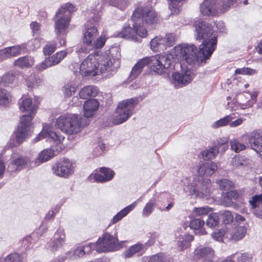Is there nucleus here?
<instances>
[{"instance_id":"38","label":"nucleus","mask_w":262,"mask_h":262,"mask_svg":"<svg viewBox=\"0 0 262 262\" xmlns=\"http://www.w3.org/2000/svg\"><path fill=\"white\" fill-rule=\"evenodd\" d=\"M11 57H15L19 55L22 51H26L27 44L21 43L8 47Z\"/></svg>"},{"instance_id":"41","label":"nucleus","mask_w":262,"mask_h":262,"mask_svg":"<svg viewBox=\"0 0 262 262\" xmlns=\"http://www.w3.org/2000/svg\"><path fill=\"white\" fill-rule=\"evenodd\" d=\"M85 254L84 251L83 250L82 246H79L74 251L73 254L71 255V252L68 251L66 253V255L64 256L66 257V259L68 256L72 259H77L82 257Z\"/></svg>"},{"instance_id":"35","label":"nucleus","mask_w":262,"mask_h":262,"mask_svg":"<svg viewBox=\"0 0 262 262\" xmlns=\"http://www.w3.org/2000/svg\"><path fill=\"white\" fill-rule=\"evenodd\" d=\"M236 117L234 114H232L226 116L225 117L214 122L212 127L213 128H217L225 126L228 124L233 119Z\"/></svg>"},{"instance_id":"44","label":"nucleus","mask_w":262,"mask_h":262,"mask_svg":"<svg viewBox=\"0 0 262 262\" xmlns=\"http://www.w3.org/2000/svg\"><path fill=\"white\" fill-rule=\"evenodd\" d=\"M11 101V96L6 90L0 89V105L6 106Z\"/></svg>"},{"instance_id":"5","label":"nucleus","mask_w":262,"mask_h":262,"mask_svg":"<svg viewBox=\"0 0 262 262\" xmlns=\"http://www.w3.org/2000/svg\"><path fill=\"white\" fill-rule=\"evenodd\" d=\"M172 59L171 54H157L143 58L134 66L129 77L132 79L135 78L141 73L143 68L148 64L153 72L157 74H162L165 69L170 67Z\"/></svg>"},{"instance_id":"60","label":"nucleus","mask_w":262,"mask_h":262,"mask_svg":"<svg viewBox=\"0 0 262 262\" xmlns=\"http://www.w3.org/2000/svg\"><path fill=\"white\" fill-rule=\"evenodd\" d=\"M165 257L163 253H159L149 257L148 262H164Z\"/></svg>"},{"instance_id":"58","label":"nucleus","mask_w":262,"mask_h":262,"mask_svg":"<svg viewBox=\"0 0 262 262\" xmlns=\"http://www.w3.org/2000/svg\"><path fill=\"white\" fill-rule=\"evenodd\" d=\"M5 262H21V257L18 254L13 253L6 257Z\"/></svg>"},{"instance_id":"40","label":"nucleus","mask_w":262,"mask_h":262,"mask_svg":"<svg viewBox=\"0 0 262 262\" xmlns=\"http://www.w3.org/2000/svg\"><path fill=\"white\" fill-rule=\"evenodd\" d=\"M212 211V209L208 206L200 207H195L193 211V214L196 216H203L207 215Z\"/></svg>"},{"instance_id":"2","label":"nucleus","mask_w":262,"mask_h":262,"mask_svg":"<svg viewBox=\"0 0 262 262\" xmlns=\"http://www.w3.org/2000/svg\"><path fill=\"white\" fill-rule=\"evenodd\" d=\"M134 22L133 28L129 26L124 27L118 34L119 37H124L134 41H139V37L143 38L147 35V31L144 24L152 25L158 21L157 13L149 6L137 8L132 16Z\"/></svg>"},{"instance_id":"25","label":"nucleus","mask_w":262,"mask_h":262,"mask_svg":"<svg viewBox=\"0 0 262 262\" xmlns=\"http://www.w3.org/2000/svg\"><path fill=\"white\" fill-rule=\"evenodd\" d=\"M99 107V102L96 99L85 101L83 105V114L86 118L92 117Z\"/></svg>"},{"instance_id":"63","label":"nucleus","mask_w":262,"mask_h":262,"mask_svg":"<svg viewBox=\"0 0 262 262\" xmlns=\"http://www.w3.org/2000/svg\"><path fill=\"white\" fill-rule=\"evenodd\" d=\"M30 28L32 30L33 35L38 36L39 34L40 25L37 21H33L30 24Z\"/></svg>"},{"instance_id":"30","label":"nucleus","mask_w":262,"mask_h":262,"mask_svg":"<svg viewBox=\"0 0 262 262\" xmlns=\"http://www.w3.org/2000/svg\"><path fill=\"white\" fill-rule=\"evenodd\" d=\"M54 156V151L51 148L43 150L38 155L35 161L36 165H38L50 160Z\"/></svg>"},{"instance_id":"62","label":"nucleus","mask_w":262,"mask_h":262,"mask_svg":"<svg viewBox=\"0 0 262 262\" xmlns=\"http://www.w3.org/2000/svg\"><path fill=\"white\" fill-rule=\"evenodd\" d=\"M11 57L8 47L0 50V61H3Z\"/></svg>"},{"instance_id":"61","label":"nucleus","mask_w":262,"mask_h":262,"mask_svg":"<svg viewBox=\"0 0 262 262\" xmlns=\"http://www.w3.org/2000/svg\"><path fill=\"white\" fill-rule=\"evenodd\" d=\"M250 203L253 208L259 206L260 204H262V194L254 195L250 201Z\"/></svg>"},{"instance_id":"52","label":"nucleus","mask_w":262,"mask_h":262,"mask_svg":"<svg viewBox=\"0 0 262 262\" xmlns=\"http://www.w3.org/2000/svg\"><path fill=\"white\" fill-rule=\"evenodd\" d=\"M227 102L226 104V108L230 111H234L238 109L239 105L236 99H232L229 96L227 97Z\"/></svg>"},{"instance_id":"18","label":"nucleus","mask_w":262,"mask_h":262,"mask_svg":"<svg viewBox=\"0 0 262 262\" xmlns=\"http://www.w3.org/2000/svg\"><path fill=\"white\" fill-rule=\"evenodd\" d=\"M66 235L64 230L62 228L59 227L53 238L49 243V248L52 251H56L61 248L65 244Z\"/></svg>"},{"instance_id":"45","label":"nucleus","mask_w":262,"mask_h":262,"mask_svg":"<svg viewBox=\"0 0 262 262\" xmlns=\"http://www.w3.org/2000/svg\"><path fill=\"white\" fill-rule=\"evenodd\" d=\"M108 3L110 5L121 10L126 9L129 4L127 0H108Z\"/></svg>"},{"instance_id":"7","label":"nucleus","mask_w":262,"mask_h":262,"mask_svg":"<svg viewBox=\"0 0 262 262\" xmlns=\"http://www.w3.org/2000/svg\"><path fill=\"white\" fill-rule=\"evenodd\" d=\"M75 11V6L69 3L64 4L55 15L57 19L55 22V32L61 46L66 45L67 29L71 20V14Z\"/></svg>"},{"instance_id":"46","label":"nucleus","mask_w":262,"mask_h":262,"mask_svg":"<svg viewBox=\"0 0 262 262\" xmlns=\"http://www.w3.org/2000/svg\"><path fill=\"white\" fill-rule=\"evenodd\" d=\"M231 149L235 152H238L246 149V145L241 143L236 139H231L230 141Z\"/></svg>"},{"instance_id":"16","label":"nucleus","mask_w":262,"mask_h":262,"mask_svg":"<svg viewBox=\"0 0 262 262\" xmlns=\"http://www.w3.org/2000/svg\"><path fill=\"white\" fill-rule=\"evenodd\" d=\"M68 52L61 51L57 52L55 54L46 58L41 63L36 66V69L39 71H42L51 67L59 63L64 57L67 56Z\"/></svg>"},{"instance_id":"49","label":"nucleus","mask_w":262,"mask_h":262,"mask_svg":"<svg viewBox=\"0 0 262 262\" xmlns=\"http://www.w3.org/2000/svg\"><path fill=\"white\" fill-rule=\"evenodd\" d=\"M219 223V215L216 213H212L209 214L206 221V225L209 227H216Z\"/></svg>"},{"instance_id":"15","label":"nucleus","mask_w":262,"mask_h":262,"mask_svg":"<svg viewBox=\"0 0 262 262\" xmlns=\"http://www.w3.org/2000/svg\"><path fill=\"white\" fill-rule=\"evenodd\" d=\"M30 162V159L29 157L17 153L13 154L10 158L7 170L9 172L20 171L28 166Z\"/></svg>"},{"instance_id":"9","label":"nucleus","mask_w":262,"mask_h":262,"mask_svg":"<svg viewBox=\"0 0 262 262\" xmlns=\"http://www.w3.org/2000/svg\"><path fill=\"white\" fill-rule=\"evenodd\" d=\"M193 182L192 184L190 179L188 178L181 181L184 191L189 195L198 196L201 193L206 195L210 192L211 182L209 179L198 178L197 181L194 179Z\"/></svg>"},{"instance_id":"13","label":"nucleus","mask_w":262,"mask_h":262,"mask_svg":"<svg viewBox=\"0 0 262 262\" xmlns=\"http://www.w3.org/2000/svg\"><path fill=\"white\" fill-rule=\"evenodd\" d=\"M80 74L83 77H93L98 75L96 54H90L81 63Z\"/></svg>"},{"instance_id":"22","label":"nucleus","mask_w":262,"mask_h":262,"mask_svg":"<svg viewBox=\"0 0 262 262\" xmlns=\"http://www.w3.org/2000/svg\"><path fill=\"white\" fill-rule=\"evenodd\" d=\"M195 258L199 262H209L212 259L214 251L210 247H199L194 251Z\"/></svg>"},{"instance_id":"21","label":"nucleus","mask_w":262,"mask_h":262,"mask_svg":"<svg viewBox=\"0 0 262 262\" xmlns=\"http://www.w3.org/2000/svg\"><path fill=\"white\" fill-rule=\"evenodd\" d=\"M172 78L179 85L183 86L192 80L193 74L191 70L186 69L182 71V73H173L172 75Z\"/></svg>"},{"instance_id":"24","label":"nucleus","mask_w":262,"mask_h":262,"mask_svg":"<svg viewBox=\"0 0 262 262\" xmlns=\"http://www.w3.org/2000/svg\"><path fill=\"white\" fill-rule=\"evenodd\" d=\"M217 165L213 162H208L200 164L198 166L197 171L199 178L209 177L217 170Z\"/></svg>"},{"instance_id":"57","label":"nucleus","mask_w":262,"mask_h":262,"mask_svg":"<svg viewBox=\"0 0 262 262\" xmlns=\"http://www.w3.org/2000/svg\"><path fill=\"white\" fill-rule=\"evenodd\" d=\"M220 213L223 216V222L225 224H230L233 221V215L230 211L224 210L221 211Z\"/></svg>"},{"instance_id":"48","label":"nucleus","mask_w":262,"mask_h":262,"mask_svg":"<svg viewBox=\"0 0 262 262\" xmlns=\"http://www.w3.org/2000/svg\"><path fill=\"white\" fill-rule=\"evenodd\" d=\"M150 45L151 49L154 51L158 52L164 50V46H163L158 36L155 37L150 41Z\"/></svg>"},{"instance_id":"36","label":"nucleus","mask_w":262,"mask_h":262,"mask_svg":"<svg viewBox=\"0 0 262 262\" xmlns=\"http://www.w3.org/2000/svg\"><path fill=\"white\" fill-rule=\"evenodd\" d=\"M156 204V200L155 198H152L146 204L144 207L142 213V215L144 217L149 216L152 212Z\"/></svg>"},{"instance_id":"43","label":"nucleus","mask_w":262,"mask_h":262,"mask_svg":"<svg viewBox=\"0 0 262 262\" xmlns=\"http://www.w3.org/2000/svg\"><path fill=\"white\" fill-rule=\"evenodd\" d=\"M15 79V76L12 73H8L1 78L0 84L2 86H9L12 84Z\"/></svg>"},{"instance_id":"34","label":"nucleus","mask_w":262,"mask_h":262,"mask_svg":"<svg viewBox=\"0 0 262 262\" xmlns=\"http://www.w3.org/2000/svg\"><path fill=\"white\" fill-rule=\"evenodd\" d=\"M185 0H168L169 9L171 14L177 15L179 13L181 6Z\"/></svg>"},{"instance_id":"50","label":"nucleus","mask_w":262,"mask_h":262,"mask_svg":"<svg viewBox=\"0 0 262 262\" xmlns=\"http://www.w3.org/2000/svg\"><path fill=\"white\" fill-rule=\"evenodd\" d=\"M216 183L219 185L220 189L224 190H228L233 186V183L231 181L226 179L219 180Z\"/></svg>"},{"instance_id":"14","label":"nucleus","mask_w":262,"mask_h":262,"mask_svg":"<svg viewBox=\"0 0 262 262\" xmlns=\"http://www.w3.org/2000/svg\"><path fill=\"white\" fill-rule=\"evenodd\" d=\"M54 174L62 178H68L74 172V167L72 163L67 159L58 161L52 166Z\"/></svg>"},{"instance_id":"31","label":"nucleus","mask_w":262,"mask_h":262,"mask_svg":"<svg viewBox=\"0 0 262 262\" xmlns=\"http://www.w3.org/2000/svg\"><path fill=\"white\" fill-rule=\"evenodd\" d=\"M137 205V201L133 202L129 206L122 209L113 218L111 222L115 224L120 221L123 217L125 216L130 211L133 210Z\"/></svg>"},{"instance_id":"37","label":"nucleus","mask_w":262,"mask_h":262,"mask_svg":"<svg viewBox=\"0 0 262 262\" xmlns=\"http://www.w3.org/2000/svg\"><path fill=\"white\" fill-rule=\"evenodd\" d=\"M229 141V138L227 137L217 139L214 143V147L219 149H221V151L224 152L228 148L227 143Z\"/></svg>"},{"instance_id":"33","label":"nucleus","mask_w":262,"mask_h":262,"mask_svg":"<svg viewBox=\"0 0 262 262\" xmlns=\"http://www.w3.org/2000/svg\"><path fill=\"white\" fill-rule=\"evenodd\" d=\"M158 37L163 46H164V49H166L167 47H171L175 43L176 37L172 33L166 34L164 36L159 35Z\"/></svg>"},{"instance_id":"53","label":"nucleus","mask_w":262,"mask_h":262,"mask_svg":"<svg viewBox=\"0 0 262 262\" xmlns=\"http://www.w3.org/2000/svg\"><path fill=\"white\" fill-rule=\"evenodd\" d=\"M90 181L92 182H99V183H104L107 182L106 180H105V177H104V176L102 173H92L89 177Z\"/></svg>"},{"instance_id":"6","label":"nucleus","mask_w":262,"mask_h":262,"mask_svg":"<svg viewBox=\"0 0 262 262\" xmlns=\"http://www.w3.org/2000/svg\"><path fill=\"white\" fill-rule=\"evenodd\" d=\"M120 53L116 48L110 51V55L106 53L96 54L98 75L106 73L104 78L106 79L112 77L120 67Z\"/></svg>"},{"instance_id":"17","label":"nucleus","mask_w":262,"mask_h":262,"mask_svg":"<svg viewBox=\"0 0 262 262\" xmlns=\"http://www.w3.org/2000/svg\"><path fill=\"white\" fill-rule=\"evenodd\" d=\"M258 93L253 92L252 93L245 92L238 96L239 107L242 110L251 107L257 101Z\"/></svg>"},{"instance_id":"19","label":"nucleus","mask_w":262,"mask_h":262,"mask_svg":"<svg viewBox=\"0 0 262 262\" xmlns=\"http://www.w3.org/2000/svg\"><path fill=\"white\" fill-rule=\"evenodd\" d=\"M248 142L252 149L258 153L262 149V129L255 130L248 135Z\"/></svg>"},{"instance_id":"54","label":"nucleus","mask_w":262,"mask_h":262,"mask_svg":"<svg viewBox=\"0 0 262 262\" xmlns=\"http://www.w3.org/2000/svg\"><path fill=\"white\" fill-rule=\"evenodd\" d=\"M257 73V71L250 68H243L237 69L235 71V74H243L248 75H254Z\"/></svg>"},{"instance_id":"59","label":"nucleus","mask_w":262,"mask_h":262,"mask_svg":"<svg viewBox=\"0 0 262 262\" xmlns=\"http://www.w3.org/2000/svg\"><path fill=\"white\" fill-rule=\"evenodd\" d=\"M226 233V229H222L214 232L211 234V236L215 240L219 242L223 241L224 237Z\"/></svg>"},{"instance_id":"8","label":"nucleus","mask_w":262,"mask_h":262,"mask_svg":"<svg viewBox=\"0 0 262 262\" xmlns=\"http://www.w3.org/2000/svg\"><path fill=\"white\" fill-rule=\"evenodd\" d=\"M237 0H204L200 5V12L203 15L216 16L227 11L236 5Z\"/></svg>"},{"instance_id":"39","label":"nucleus","mask_w":262,"mask_h":262,"mask_svg":"<svg viewBox=\"0 0 262 262\" xmlns=\"http://www.w3.org/2000/svg\"><path fill=\"white\" fill-rule=\"evenodd\" d=\"M41 82V79L39 76L33 73L28 77L27 85L29 88H35L39 85Z\"/></svg>"},{"instance_id":"28","label":"nucleus","mask_w":262,"mask_h":262,"mask_svg":"<svg viewBox=\"0 0 262 262\" xmlns=\"http://www.w3.org/2000/svg\"><path fill=\"white\" fill-rule=\"evenodd\" d=\"M204 221L200 219L192 220L189 224V227L193 229L196 234L204 235L206 234L205 229L204 228Z\"/></svg>"},{"instance_id":"3","label":"nucleus","mask_w":262,"mask_h":262,"mask_svg":"<svg viewBox=\"0 0 262 262\" xmlns=\"http://www.w3.org/2000/svg\"><path fill=\"white\" fill-rule=\"evenodd\" d=\"M18 105L21 112L28 114L20 117V123L15 133L16 141L20 144L31 134L32 120L38 106L35 102H33L32 98L29 97H22L18 101Z\"/></svg>"},{"instance_id":"51","label":"nucleus","mask_w":262,"mask_h":262,"mask_svg":"<svg viewBox=\"0 0 262 262\" xmlns=\"http://www.w3.org/2000/svg\"><path fill=\"white\" fill-rule=\"evenodd\" d=\"M78 86L76 84L73 83H68L65 85L63 88V91L65 97H69L72 96L73 93H74L76 91Z\"/></svg>"},{"instance_id":"64","label":"nucleus","mask_w":262,"mask_h":262,"mask_svg":"<svg viewBox=\"0 0 262 262\" xmlns=\"http://www.w3.org/2000/svg\"><path fill=\"white\" fill-rule=\"evenodd\" d=\"M221 204L225 207H230L232 205V198L231 196H228V192L223 196L221 201Z\"/></svg>"},{"instance_id":"56","label":"nucleus","mask_w":262,"mask_h":262,"mask_svg":"<svg viewBox=\"0 0 262 262\" xmlns=\"http://www.w3.org/2000/svg\"><path fill=\"white\" fill-rule=\"evenodd\" d=\"M56 44L53 42H49L43 49V52L45 55H50L52 54L56 50Z\"/></svg>"},{"instance_id":"42","label":"nucleus","mask_w":262,"mask_h":262,"mask_svg":"<svg viewBox=\"0 0 262 262\" xmlns=\"http://www.w3.org/2000/svg\"><path fill=\"white\" fill-rule=\"evenodd\" d=\"M214 147H211L208 149L202 151L201 154L203 158L205 160H208L209 159L214 158L219 152V149Z\"/></svg>"},{"instance_id":"10","label":"nucleus","mask_w":262,"mask_h":262,"mask_svg":"<svg viewBox=\"0 0 262 262\" xmlns=\"http://www.w3.org/2000/svg\"><path fill=\"white\" fill-rule=\"evenodd\" d=\"M139 102V98L127 99L119 102L116 109L113 123L116 125L125 122L133 115L135 106Z\"/></svg>"},{"instance_id":"23","label":"nucleus","mask_w":262,"mask_h":262,"mask_svg":"<svg viewBox=\"0 0 262 262\" xmlns=\"http://www.w3.org/2000/svg\"><path fill=\"white\" fill-rule=\"evenodd\" d=\"M146 249L145 244L138 243L126 249L123 253V256L125 258H130L135 255L141 256L145 253Z\"/></svg>"},{"instance_id":"32","label":"nucleus","mask_w":262,"mask_h":262,"mask_svg":"<svg viewBox=\"0 0 262 262\" xmlns=\"http://www.w3.org/2000/svg\"><path fill=\"white\" fill-rule=\"evenodd\" d=\"M247 233V228L244 226H238L234 229L230 233L231 238L234 241L242 239Z\"/></svg>"},{"instance_id":"47","label":"nucleus","mask_w":262,"mask_h":262,"mask_svg":"<svg viewBox=\"0 0 262 262\" xmlns=\"http://www.w3.org/2000/svg\"><path fill=\"white\" fill-rule=\"evenodd\" d=\"M231 163L233 166L238 167L240 166H245L248 163V159L243 156H235L232 158Z\"/></svg>"},{"instance_id":"12","label":"nucleus","mask_w":262,"mask_h":262,"mask_svg":"<svg viewBox=\"0 0 262 262\" xmlns=\"http://www.w3.org/2000/svg\"><path fill=\"white\" fill-rule=\"evenodd\" d=\"M97 242L98 245L97 252L99 253L118 250L120 248L116 231L114 235L107 232L104 233L102 237L99 238Z\"/></svg>"},{"instance_id":"27","label":"nucleus","mask_w":262,"mask_h":262,"mask_svg":"<svg viewBox=\"0 0 262 262\" xmlns=\"http://www.w3.org/2000/svg\"><path fill=\"white\" fill-rule=\"evenodd\" d=\"M98 93V90L97 87L93 85H88L82 89L79 92V95L80 98L86 99L96 96Z\"/></svg>"},{"instance_id":"1","label":"nucleus","mask_w":262,"mask_h":262,"mask_svg":"<svg viewBox=\"0 0 262 262\" xmlns=\"http://www.w3.org/2000/svg\"><path fill=\"white\" fill-rule=\"evenodd\" d=\"M195 38L203 39V43L200 46L198 51L193 45L182 44L174 48L176 56L182 57L189 64L200 66L206 63L216 47L217 39L211 25L200 19L194 24Z\"/></svg>"},{"instance_id":"4","label":"nucleus","mask_w":262,"mask_h":262,"mask_svg":"<svg viewBox=\"0 0 262 262\" xmlns=\"http://www.w3.org/2000/svg\"><path fill=\"white\" fill-rule=\"evenodd\" d=\"M99 19L98 15H95L92 19L85 24L82 37V45L78 49V52L88 53L93 49H98L104 46L106 38L104 35H99L96 27Z\"/></svg>"},{"instance_id":"55","label":"nucleus","mask_w":262,"mask_h":262,"mask_svg":"<svg viewBox=\"0 0 262 262\" xmlns=\"http://www.w3.org/2000/svg\"><path fill=\"white\" fill-rule=\"evenodd\" d=\"M99 171L103 174L104 177H105V180L107 181H111L115 174L114 171L109 168L101 167Z\"/></svg>"},{"instance_id":"11","label":"nucleus","mask_w":262,"mask_h":262,"mask_svg":"<svg viewBox=\"0 0 262 262\" xmlns=\"http://www.w3.org/2000/svg\"><path fill=\"white\" fill-rule=\"evenodd\" d=\"M59 129L67 134H77L81 128L80 118L76 114L61 115L56 120Z\"/></svg>"},{"instance_id":"20","label":"nucleus","mask_w":262,"mask_h":262,"mask_svg":"<svg viewBox=\"0 0 262 262\" xmlns=\"http://www.w3.org/2000/svg\"><path fill=\"white\" fill-rule=\"evenodd\" d=\"M46 137L52 139L56 143H60L64 138V137L58 134L56 132L52 131L50 128L43 126L42 131L33 140V142L36 143Z\"/></svg>"},{"instance_id":"29","label":"nucleus","mask_w":262,"mask_h":262,"mask_svg":"<svg viewBox=\"0 0 262 262\" xmlns=\"http://www.w3.org/2000/svg\"><path fill=\"white\" fill-rule=\"evenodd\" d=\"M34 63V58L30 56H25L18 58L14 62V66L21 69L31 67Z\"/></svg>"},{"instance_id":"26","label":"nucleus","mask_w":262,"mask_h":262,"mask_svg":"<svg viewBox=\"0 0 262 262\" xmlns=\"http://www.w3.org/2000/svg\"><path fill=\"white\" fill-rule=\"evenodd\" d=\"M194 239L192 235L188 234H182L177 238V243L178 247L180 251H183L189 246V242Z\"/></svg>"}]
</instances>
